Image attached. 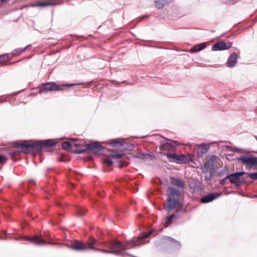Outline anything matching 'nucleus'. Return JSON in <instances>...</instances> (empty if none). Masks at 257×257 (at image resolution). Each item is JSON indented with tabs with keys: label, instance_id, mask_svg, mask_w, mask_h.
I'll return each instance as SVG.
<instances>
[{
	"label": "nucleus",
	"instance_id": "nucleus-1",
	"mask_svg": "<svg viewBox=\"0 0 257 257\" xmlns=\"http://www.w3.org/2000/svg\"><path fill=\"white\" fill-rule=\"evenodd\" d=\"M152 233V231H150L147 233H144L142 235L139 237L138 239L134 238L132 240H128L125 242V244H122L121 242L119 241L111 242L109 246L110 250H100V251L104 253H114L118 254L120 253L121 250H124L130 248L129 245L133 244L134 245H138L142 243H144V239L148 237Z\"/></svg>",
	"mask_w": 257,
	"mask_h": 257
},
{
	"label": "nucleus",
	"instance_id": "nucleus-2",
	"mask_svg": "<svg viewBox=\"0 0 257 257\" xmlns=\"http://www.w3.org/2000/svg\"><path fill=\"white\" fill-rule=\"evenodd\" d=\"M56 143V142L52 140H48L43 141H22L21 143L17 144L15 147L22 148L23 152L28 153L32 151L34 149L39 150L43 146L49 147L54 146Z\"/></svg>",
	"mask_w": 257,
	"mask_h": 257
},
{
	"label": "nucleus",
	"instance_id": "nucleus-3",
	"mask_svg": "<svg viewBox=\"0 0 257 257\" xmlns=\"http://www.w3.org/2000/svg\"><path fill=\"white\" fill-rule=\"evenodd\" d=\"M178 194V192L176 189L171 187L169 188V191L168 192L169 198L167 201L164 203V209L166 211H169L178 206L179 203L178 200L172 198L174 195Z\"/></svg>",
	"mask_w": 257,
	"mask_h": 257
},
{
	"label": "nucleus",
	"instance_id": "nucleus-4",
	"mask_svg": "<svg viewBox=\"0 0 257 257\" xmlns=\"http://www.w3.org/2000/svg\"><path fill=\"white\" fill-rule=\"evenodd\" d=\"M166 156L170 161L175 162L179 164L186 163L192 159L191 155L185 156L184 155H178L176 154H167Z\"/></svg>",
	"mask_w": 257,
	"mask_h": 257
},
{
	"label": "nucleus",
	"instance_id": "nucleus-5",
	"mask_svg": "<svg viewBox=\"0 0 257 257\" xmlns=\"http://www.w3.org/2000/svg\"><path fill=\"white\" fill-rule=\"evenodd\" d=\"M75 85V84H62L61 85H57L53 82H49L47 83L46 84H43L42 87L40 88L39 92L40 93H46L49 91H54V90H60V86H72Z\"/></svg>",
	"mask_w": 257,
	"mask_h": 257
},
{
	"label": "nucleus",
	"instance_id": "nucleus-6",
	"mask_svg": "<svg viewBox=\"0 0 257 257\" xmlns=\"http://www.w3.org/2000/svg\"><path fill=\"white\" fill-rule=\"evenodd\" d=\"M237 160L244 165L246 168H251L257 166V157L251 155H242L238 157Z\"/></svg>",
	"mask_w": 257,
	"mask_h": 257
},
{
	"label": "nucleus",
	"instance_id": "nucleus-7",
	"mask_svg": "<svg viewBox=\"0 0 257 257\" xmlns=\"http://www.w3.org/2000/svg\"><path fill=\"white\" fill-rule=\"evenodd\" d=\"M246 174V173L244 172H239L229 175L227 176V178L229 180L230 182L234 183L237 186H239L244 181L242 176Z\"/></svg>",
	"mask_w": 257,
	"mask_h": 257
},
{
	"label": "nucleus",
	"instance_id": "nucleus-8",
	"mask_svg": "<svg viewBox=\"0 0 257 257\" xmlns=\"http://www.w3.org/2000/svg\"><path fill=\"white\" fill-rule=\"evenodd\" d=\"M87 149L91 151L95 154H100L99 153L102 149V147L97 142L88 144L86 145Z\"/></svg>",
	"mask_w": 257,
	"mask_h": 257
},
{
	"label": "nucleus",
	"instance_id": "nucleus-9",
	"mask_svg": "<svg viewBox=\"0 0 257 257\" xmlns=\"http://www.w3.org/2000/svg\"><path fill=\"white\" fill-rule=\"evenodd\" d=\"M109 144L114 148L120 150L124 149V147H123L124 145V142L122 139H117L111 140L109 141Z\"/></svg>",
	"mask_w": 257,
	"mask_h": 257
},
{
	"label": "nucleus",
	"instance_id": "nucleus-10",
	"mask_svg": "<svg viewBox=\"0 0 257 257\" xmlns=\"http://www.w3.org/2000/svg\"><path fill=\"white\" fill-rule=\"evenodd\" d=\"M26 239L28 241H31L32 243L39 245H42L48 243V242H45L42 238L36 235L32 237H27L26 238Z\"/></svg>",
	"mask_w": 257,
	"mask_h": 257
},
{
	"label": "nucleus",
	"instance_id": "nucleus-11",
	"mask_svg": "<svg viewBox=\"0 0 257 257\" xmlns=\"http://www.w3.org/2000/svg\"><path fill=\"white\" fill-rule=\"evenodd\" d=\"M219 196L218 193H210L206 195L201 198V202L206 203L212 201Z\"/></svg>",
	"mask_w": 257,
	"mask_h": 257
},
{
	"label": "nucleus",
	"instance_id": "nucleus-12",
	"mask_svg": "<svg viewBox=\"0 0 257 257\" xmlns=\"http://www.w3.org/2000/svg\"><path fill=\"white\" fill-rule=\"evenodd\" d=\"M206 46V45L205 43H200L192 47L189 51L184 50V51L189 52L192 53H196L204 49Z\"/></svg>",
	"mask_w": 257,
	"mask_h": 257
},
{
	"label": "nucleus",
	"instance_id": "nucleus-13",
	"mask_svg": "<svg viewBox=\"0 0 257 257\" xmlns=\"http://www.w3.org/2000/svg\"><path fill=\"white\" fill-rule=\"evenodd\" d=\"M237 59V55L236 53L234 52L230 55L229 57L227 63L229 67H233L236 63Z\"/></svg>",
	"mask_w": 257,
	"mask_h": 257
},
{
	"label": "nucleus",
	"instance_id": "nucleus-14",
	"mask_svg": "<svg viewBox=\"0 0 257 257\" xmlns=\"http://www.w3.org/2000/svg\"><path fill=\"white\" fill-rule=\"evenodd\" d=\"M208 146L207 145L199 146L197 151V156L199 158L202 157L205 154L208 150Z\"/></svg>",
	"mask_w": 257,
	"mask_h": 257
},
{
	"label": "nucleus",
	"instance_id": "nucleus-15",
	"mask_svg": "<svg viewBox=\"0 0 257 257\" xmlns=\"http://www.w3.org/2000/svg\"><path fill=\"white\" fill-rule=\"evenodd\" d=\"M71 248L77 250H83L85 249V245L82 242L76 240L73 243Z\"/></svg>",
	"mask_w": 257,
	"mask_h": 257
},
{
	"label": "nucleus",
	"instance_id": "nucleus-16",
	"mask_svg": "<svg viewBox=\"0 0 257 257\" xmlns=\"http://www.w3.org/2000/svg\"><path fill=\"white\" fill-rule=\"evenodd\" d=\"M55 5H56V3L54 2V0H46L44 2L38 3L33 6L44 7Z\"/></svg>",
	"mask_w": 257,
	"mask_h": 257
},
{
	"label": "nucleus",
	"instance_id": "nucleus-17",
	"mask_svg": "<svg viewBox=\"0 0 257 257\" xmlns=\"http://www.w3.org/2000/svg\"><path fill=\"white\" fill-rule=\"evenodd\" d=\"M97 244V241L94 239V238H92V239L90 240L89 241L86 242L85 243V246H86L88 248L90 249H93L95 250H99V249L96 248L94 246L96 245Z\"/></svg>",
	"mask_w": 257,
	"mask_h": 257
},
{
	"label": "nucleus",
	"instance_id": "nucleus-18",
	"mask_svg": "<svg viewBox=\"0 0 257 257\" xmlns=\"http://www.w3.org/2000/svg\"><path fill=\"white\" fill-rule=\"evenodd\" d=\"M223 50H225V43L222 41L216 43L212 47V50L213 51Z\"/></svg>",
	"mask_w": 257,
	"mask_h": 257
},
{
	"label": "nucleus",
	"instance_id": "nucleus-19",
	"mask_svg": "<svg viewBox=\"0 0 257 257\" xmlns=\"http://www.w3.org/2000/svg\"><path fill=\"white\" fill-rule=\"evenodd\" d=\"M171 183L172 185L179 187H183L184 185V182L180 179L173 177L171 178Z\"/></svg>",
	"mask_w": 257,
	"mask_h": 257
},
{
	"label": "nucleus",
	"instance_id": "nucleus-20",
	"mask_svg": "<svg viewBox=\"0 0 257 257\" xmlns=\"http://www.w3.org/2000/svg\"><path fill=\"white\" fill-rule=\"evenodd\" d=\"M82 145V142L81 143H78V144H77V143L71 144L70 142H64L62 143V147L64 149L70 150V149H71L73 145L75 146H79V145Z\"/></svg>",
	"mask_w": 257,
	"mask_h": 257
},
{
	"label": "nucleus",
	"instance_id": "nucleus-21",
	"mask_svg": "<svg viewBox=\"0 0 257 257\" xmlns=\"http://www.w3.org/2000/svg\"><path fill=\"white\" fill-rule=\"evenodd\" d=\"M170 0H156L155 5L158 8H162L165 4H167Z\"/></svg>",
	"mask_w": 257,
	"mask_h": 257
},
{
	"label": "nucleus",
	"instance_id": "nucleus-22",
	"mask_svg": "<svg viewBox=\"0 0 257 257\" xmlns=\"http://www.w3.org/2000/svg\"><path fill=\"white\" fill-rule=\"evenodd\" d=\"M213 165L212 163L207 162L205 163L204 166L202 167V170L204 172H207L209 169H212Z\"/></svg>",
	"mask_w": 257,
	"mask_h": 257
},
{
	"label": "nucleus",
	"instance_id": "nucleus-23",
	"mask_svg": "<svg viewBox=\"0 0 257 257\" xmlns=\"http://www.w3.org/2000/svg\"><path fill=\"white\" fill-rule=\"evenodd\" d=\"M123 155L122 153H115V154H111L109 155L108 157V158H112L114 159H119L122 157Z\"/></svg>",
	"mask_w": 257,
	"mask_h": 257
},
{
	"label": "nucleus",
	"instance_id": "nucleus-24",
	"mask_svg": "<svg viewBox=\"0 0 257 257\" xmlns=\"http://www.w3.org/2000/svg\"><path fill=\"white\" fill-rule=\"evenodd\" d=\"M174 217V215L172 214L169 216L166 217L165 219V226L167 227L169 224L171 223V219Z\"/></svg>",
	"mask_w": 257,
	"mask_h": 257
},
{
	"label": "nucleus",
	"instance_id": "nucleus-25",
	"mask_svg": "<svg viewBox=\"0 0 257 257\" xmlns=\"http://www.w3.org/2000/svg\"><path fill=\"white\" fill-rule=\"evenodd\" d=\"M247 174L248 177H249L252 180H257V172L253 173H246Z\"/></svg>",
	"mask_w": 257,
	"mask_h": 257
},
{
	"label": "nucleus",
	"instance_id": "nucleus-26",
	"mask_svg": "<svg viewBox=\"0 0 257 257\" xmlns=\"http://www.w3.org/2000/svg\"><path fill=\"white\" fill-rule=\"evenodd\" d=\"M225 148H226V153L228 152H234V150H235L233 147L228 146L227 145H226ZM226 156H227L226 154ZM226 159H228L227 156H226Z\"/></svg>",
	"mask_w": 257,
	"mask_h": 257
},
{
	"label": "nucleus",
	"instance_id": "nucleus-27",
	"mask_svg": "<svg viewBox=\"0 0 257 257\" xmlns=\"http://www.w3.org/2000/svg\"><path fill=\"white\" fill-rule=\"evenodd\" d=\"M165 241L166 242L170 241L171 242V243L175 244L176 245H178L179 244V243L178 241L174 240L173 239L169 237H167L165 238Z\"/></svg>",
	"mask_w": 257,
	"mask_h": 257
},
{
	"label": "nucleus",
	"instance_id": "nucleus-28",
	"mask_svg": "<svg viewBox=\"0 0 257 257\" xmlns=\"http://www.w3.org/2000/svg\"><path fill=\"white\" fill-rule=\"evenodd\" d=\"M85 213V210L83 208H79L77 211V214L79 216H82Z\"/></svg>",
	"mask_w": 257,
	"mask_h": 257
},
{
	"label": "nucleus",
	"instance_id": "nucleus-29",
	"mask_svg": "<svg viewBox=\"0 0 257 257\" xmlns=\"http://www.w3.org/2000/svg\"><path fill=\"white\" fill-rule=\"evenodd\" d=\"M106 159L104 160V162L108 166H110L112 164V162L109 159Z\"/></svg>",
	"mask_w": 257,
	"mask_h": 257
},
{
	"label": "nucleus",
	"instance_id": "nucleus-30",
	"mask_svg": "<svg viewBox=\"0 0 257 257\" xmlns=\"http://www.w3.org/2000/svg\"><path fill=\"white\" fill-rule=\"evenodd\" d=\"M7 160V159L6 157L2 156V155H0V163H2V164L5 163L6 162Z\"/></svg>",
	"mask_w": 257,
	"mask_h": 257
},
{
	"label": "nucleus",
	"instance_id": "nucleus-31",
	"mask_svg": "<svg viewBox=\"0 0 257 257\" xmlns=\"http://www.w3.org/2000/svg\"><path fill=\"white\" fill-rule=\"evenodd\" d=\"M232 46V43L231 42H226V50L230 48Z\"/></svg>",
	"mask_w": 257,
	"mask_h": 257
},
{
	"label": "nucleus",
	"instance_id": "nucleus-32",
	"mask_svg": "<svg viewBox=\"0 0 257 257\" xmlns=\"http://www.w3.org/2000/svg\"><path fill=\"white\" fill-rule=\"evenodd\" d=\"M234 1H235V0H231V1L229 0V1H228V3H229V4H230V5H231V4H233L234 3Z\"/></svg>",
	"mask_w": 257,
	"mask_h": 257
},
{
	"label": "nucleus",
	"instance_id": "nucleus-33",
	"mask_svg": "<svg viewBox=\"0 0 257 257\" xmlns=\"http://www.w3.org/2000/svg\"><path fill=\"white\" fill-rule=\"evenodd\" d=\"M3 62V58L2 57H0V65Z\"/></svg>",
	"mask_w": 257,
	"mask_h": 257
},
{
	"label": "nucleus",
	"instance_id": "nucleus-34",
	"mask_svg": "<svg viewBox=\"0 0 257 257\" xmlns=\"http://www.w3.org/2000/svg\"><path fill=\"white\" fill-rule=\"evenodd\" d=\"M24 50H25V49H23V50H19V53H21L22 52H23V51H24Z\"/></svg>",
	"mask_w": 257,
	"mask_h": 257
},
{
	"label": "nucleus",
	"instance_id": "nucleus-35",
	"mask_svg": "<svg viewBox=\"0 0 257 257\" xmlns=\"http://www.w3.org/2000/svg\"><path fill=\"white\" fill-rule=\"evenodd\" d=\"M71 141H75V140H74V139H71Z\"/></svg>",
	"mask_w": 257,
	"mask_h": 257
},
{
	"label": "nucleus",
	"instance_id": "nucleus-36",
	"mask_svg": "<svg viewBox=\"0 0 257 257\" xmlns=\"http://www.w3.org/2000/svg\"><path fill=\"white\" fill-rule=\"evenodd\" d=\"M2 2H4L7 1V0H2Z\"/></svg>",
	"mask_w": 257,
	"mask_h": 257
},
{
	"label": "nucleus",
	"instance_id": "nucleus-37",
	"mask_svg": "<svg viewBox=\"0 0 257 257\" xmlns=\"http://www.w3.org/2000/svg\"><path fill=\"white\" fill-rule=\"evenodd\" d=\"M83 152V151H81L79 152V153H82Z\"/></svg>",
	"mask_w": 257,
	"mask_h": 257
},
{
	"label": "nucleus",
	"instance_id": "nucleus-38",
	"mask_svg": "<svg viewBox=\"0 0 257 257\" xmlns=\"http://www.w3.org/2000/svg\"><path fill=\"white\" fill-rule=\"evenodd\" d=\"M110 152H113V151L112 150H109Z\"/></svg>",
	"mask_w": 257,
	"mask_h": 257
},
{
	"label": "nucleus",
	"instance_id": "nucleus-39",
	"mask_svg": "<svg viewBox=\"0 0 257 257\" xmlns=\"http://www.w3.org/2000/svg\"><path fill=\"white\" fill-rule=\"evenodd\" d=\"M212 158L215 159L216 157L213 156Z\"/></svg>",
	"mask_w": 257,
	"mask_h": 257
},
{
	"label": "nucleus",
	"instance_id": "nucleus-40",
	"mask_svg": "<svg viewBox=\"0 0 257 257\" xmlns=\"http://www.w3.org/2000/svg\"><path fill=\"white\" fill-rule=\"evenodd\" d=\"M255 138H256V140H257V137H256Z\"/></svg>",
	"mask_w": 257,
	"mask_h": 257
}]
</instances>
